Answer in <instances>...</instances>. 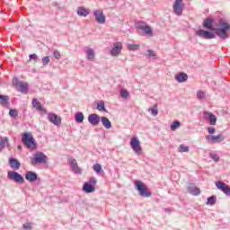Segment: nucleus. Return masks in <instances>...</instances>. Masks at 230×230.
<instances>
[{"label": "nucleus", "mask_w": 230, "mask_h": 230, "mask_svg": "<svg viewBox=\"0 0 230 230\" xmlns=\"http://www.w3.org/2000/svg\"><path fill=\"white\" fill-rule=\"evenodd\" d=\"M22 143L25 146H27L30 150H35L37 148V143L35 142V138L33 135L30 132H25L22 136Z\"/></svg>", "instance_id": "obj_1"}, {"label": "nucleus", "mask_w": 230, "mask_h": 230, "mask_svg": "<svg viewBox=\"0 0 230 230\" xmlns=\"http://www.w3.org/2000/svg\"><path fill=\"white\" fill-rule=\"evenodd\" d=\"M135 188L138 191L140 197H144V199H148V197H152V192L148 188H146V185L143 183L141 181H135Z\"/></svg>", "instance_id": "obj_2"}, {"label": "nucleus", "mask_w": 230, "mask_h": 230, "mask_svg": "<svg viewBox=\"0 0 230 230\" xmlns=\"http://www.w3.org/2000/svg\"><path fill=\"white\" fill-rule=\"evenodd\" d=\"M219 26L221 27L220 29H216L214 31L217 33L220 39H227L229 35H227V30H229L230 25L229 23L224 22V21H219Z\"/></svg>", "instance_id": "obj_3"}, {"label": "nucleus", "mask_w": 230, "mask_h": 230, "mask_svg": "<svg viewBox=\"0 0 230 230\" xmlns=\"http://www.w3.org/2000/svg\"><path fill=\"white\" fill-rule=\"evenodd\" d=\"M137 30H139L142 31V35H148L149 37H154V31H152V28L148 26L146 23L143 22H137L136 23Z\"/></svg>", "instance_id": "obj_4"}, {"label": "nucleus", "mask_w": 230, "mask_h": 230, "mask_svg": "<svg viewBox=\"0 0 230 230\" xmlns=\"http://www.w3.org/2000/svg\"><path fill=\"white\" fill-rule=\"evenodd\" d=\"M48 163V156L42 152H37L34 154V157L31 160V164H46Z\"/></svg>", "instance_id": "obj_5"}, {"label": "nucleus", "mask_w": 230, "mask_h": 230, "mask_svg": "<svg viewBox=\"0 0 230 230\" xmlns=\"http://www.w3.org/2000/svg\"><path fill=\"white\" fill-rule=\"evenodd\" d=\"M205 139L207 143H208L209 145H217V144L222 143V141H225L226 137H224V135L222 134H219L217 136L207 135L205 136Z\"/></svg>", "instance_id": "obj_6"}, {"label": "nucleus", "mask_w": 230, "mask_h": 230, "mask_svg": "<svg viewBox=\"0 0 230 230\" xmlns=\"http://www.w3.org/2000/svg\"><path fill=\"white\" fill-rule=\"evenodd\" d=\"M130 146L137 155H141V142H139V138H137V137H133L131 138Z\"/></svg>", "instance_id": "obj_7"}, {"label": "nucleus", "mask_w": 230, "mask_h": 230, "mask_svg": "<svg viewBox=\"0 0 230 230\" xmlns=\"http://www.w3.org/2000/svg\"><path fill=\"white\" fill-rule=\"evenodd\" d=\"M93 17L98 22V24H105V21H107V17L103 13V10L102 9H96L93 11Z\"/></svg>", "instance_id": "obj_8"}, {"label": "nucleus", "mask_w": 230, "mask_h": 230, "mask_svg": "<svg viewBox=\"0 0 230 230\" xmlns=\"http://www.w3.org/2000/svg\"><path fill=\"white\" fill-rule=\"evenodd\" d=\"M123 49V44L119 41L113 43V47L110 51L111 57H119L121 50Z\"/></svg>", "instance_id": "obj_9"}, {"label": "nucleus", "mask_w": 230, "mask_h": 230, "mask_svg": "<svg viewBox=\"0 0 230 230\" xmlns=\"http://www.w3.org/2000/svg\"><path fill=\"white\" fill-rule=\"evenodd\" d=\"M48 119L56 127H60V125H62V118L53 112L48 113Z\"/></svg>", "instance_id": "obj_10"}, {"label": "nucleus", "mask_w": 230, "mask_h": 230, "mask_svg": "<svg viewBox=\"0 0 230 230\" xmlns=\"http://www.w3.org/2000/svg\"><path fill=\"white\" fill-rule=\"evenodd\" d=\"M183 0H175L174 4L172 5V10L176 15H182L184 10Z\"/></svg>", "instance_id": "obj_11"}, {"label": "nucleus", "mask_w": 230, "mask_h": 230, "mask_svg": "<svg viewBox=\"0 0 230 230\" xmlns=\"http://www.w3.org/2000/svg\"><path fill=\"white\" fill-rule=\"evenodd\" d=\"M7 177L10 181H14V182H21L22 184L24 182V178L17 172H9Z\"/></svg>", "instance_id": "obj_12"}, {"label": "nucleus", "mask_w": 230, "mask_h": 230, "mask_svg": "<svg viewBox=\"0 0 230 230\" xmlns=\"http://www.w3.org/2000/svg\"><path fill=\"white\" fill-rule=\"evenodd\" d=\"M68 163L74 173H76L77 175H82V169H80V167L78 166V163H76V160L75 158H70L68 160Z\"/></svg>", "instance_id": "obj_13"}, {"label": "nucleus", "mask_w": 230, "mask_h": 230, "mask_svg": "<svg viewBox=\"0 0 230 230\" xmlns=\"http://www.w3.org/2000/svg\"><path fill=\"white\" fill-rule=\"evenodd\" d=\"M216 186L217 190H220L221 191H223V193H225V195H227L228 197H230L229 185L226 184L224 181H217L216 182Z\"/></svg>", "instance_id": "obj_14"}, {"label": "nucleus", "mask_w": 230, "mask_h": 230, "mask_svg": "<svg viewBox=\"0 0 230 230\" xmlns=\"http://www.w3.org/2000/svg\"><path fill=\"white\" fill-rule=\"evenodd\" d=\"M196 35L201 39H215V33L204 30L197 31Z\"/></svg>", "instance_id": "obj_15"}, {"label": "nucleus", "mask_w": 230, "mask_h": 230, "mask_svg": "<svg viewBox=\"0 0 230 230\" xmlns=\"http://www.w3.org/2000/svg\"><path fill=\"white\" fill-rule=\"evenodd\" d=\"M204 119L210 123V125H217V116L215 114L205 111L203 113Z\"/></svg>", "instance_id": "obj_16"}, {"label": "nucleus", "mask_w": 230, "mask_h": 230, "mask_svg": "<svg viewBox=\"0 0 230 230\" xmlns=\"http://www.w3.org/2000/svg\"><path fill=\"white\" fill-rule=\"evenodd\" d=\"M101 118L96 113H92L88 116V121L93 127H96L100 124Z\"/></svg>", "instance_id": "obj_17"}, {"label": "nucleus", "mask_w": 230, "mask_h": 230, "mask_svg": "<svg viewBox=\"0 0 230 230\" xmlns=\"http://www.w3.org/2000/svg\"><path fill=\"white\" fill-rule=\"evenodd\" d=\"M174 79L179 84H184V82H188V74L184 72H180L174 75Z\"/></svg>", "instance_id": "obj_18"}, {"label": "nucleus", "mask_w": 230, "mask_h": 230, "mask_svg": "<svg viewBox=\"0 0 230 230\" xmlns=\"http://www.w3.org/2000/svg\"><path fill=\"white\" fill-rule=\"evenodd\" d=\"M25 179L26 181H29V182H35V181L39 179V175H37L36 172L33 171H28L25 173Z\"/></svg>", "instance_id": "obj_19"}, {"label": "nucleus", "mask_w": 230, "mask_h": 230, "mask_svg": "<svg viewBox=\"0 0 230 230\" xmlns=\"http://www.w3.org/2000/svg\"><path fill=\"white\" fill-rule=\"evenodd\" d=\"M203 27L207 30H210V31H215V30H217V28L213 27V19L211 18H207L204 20Z\"/></svg>", "instance_id": "obj_20"}, {"label": "nucleus", "mask_w": 230, "mask_h": 230, "mask_svg": "<svg viewBox=\"0 0 230 230\" xmlns=\"http://www.w3.org/2000/svg\"><path fill=\"white\" fill-rule=\"evenodd\" d=\"M32 107H34L36 111H40V112H46V109L42 107V103H40V102H39V100L37 99L32 100Z\"/></svg>", "instance_id": "obj_21"}, {"label": "nucleus", "mask_w": 230, "mask_h": 230, "mask_svg": "<svg viewBox=\"0 0 230 230\" xmlns=\"http://www.w3.org/2000/svg\"><path fill=\"white\" fill-rule=\"evenodd\" d=\"M85 55H86L87 60H89L90 62H93V60H94V57H96V54L94 53V49L91 48H88L85 50Z\"/></svg>", "instance_id": "obj_22"}, {"label": "nucleus", "mask_w": 230, "mask_h": 230, "mask_svg": "<svg viewBox=\"0 0 230 230\" xmlns=\"http://www.w3.org/2000/svg\"><path fill=\"white\" fill-rule=\"evenodd\" d=\"M28 83L24 82H19L18 83V91L20 93H22L23 94H26L28 93Z\"/></svg>", "instance_id": "obj_23"}, {"label": "nucleus", "mask_w": 230, "mask_h": 230, "mask_svg": "<svg viewBox=\"0 0 230 230\" xmlns=\"http://www.w3.org/2000/svg\"><path fill=\"white\" fill-rule=\"evenodd\" d=\"M83 190L85 193H94L95 191V188L94 185H91V183L89 182H85L83 186Z\"/></svg>", "instance_id": "obj_24"}, {"label": "nucleus", "mask_w": 230, "mask_h": 230, "mask_svg": "<svg viewBox=\"0 0 230 230\" xmlns=\"http://www.w3.org/2000/svg\"><path fill=\"white\" fill-rule=\"evenodd\" d=\"M196 97H197V100H199V102H204V101L208 100V94L206 93V92H204L202 90H199L196 93Z\"/></svg>", "instance_id": "obj_25"}, {"label": "nucleus", "mask_w": 230, "mask_h": 230, "mask_svg": "<svg viewBox=\"0 0 230 230\" xmlns=\"http://www.w3.org/2000/svg\"><path fill=\"white\" fill-rule=\"evenodd\" d=\"M10 101V97H8V95H1L0 94V105H2V107H4L5 109H8V102Z\"/></svg>", "instance_id": "obj_26"}, {"label": "nucleus", "mask_w": 230, "mask_h": 230, "mask_svg": "<svg viewBox=\"0 0 230 230\" xmlns=\"http://www.w3.org/2000/svg\"><path fill=\"white\" fill-rule=\"evenodd\" d=\"M9 164L11 168H13V170H19V168H21V163H19V161H17V159L14 158L9 159Z\"/></svg>", "instance_id": "obj_27"}, {"label": "nucleus", "mask_w": 230, "mask_h": 230, "mask_svg": "<svg viewBox=\"0 0 230 230\" xmlns=\"http://www.w3.org/2000/svg\"><path fill=\"white\" fill-rule=\"evenodd\" d=\"M101 121H102L104 128L109 129V128H112V123L111 122V120H109V119L107 117H102Z\"/></svg>", "instance_id": "obj_28"}, {"label": "nucleus", "mask_w": 230, "mask_h": 230, "mask_svg": "<svg viewBox=\"0 0 230 230\" xmlns=\"http://www.w3.org/2000/svg\"><path fill=\"white\" fill-rule=\"evenodd\" d=\"M77 15L80 17H87V15H89V10H87L85 7H78Z\"/></svg>", "instance_id": "obj_29"}, {"label": "nucleus", "mask_w": 230, "mask_h": 230, "mask_svg": "<svg viewBox=\"0 0 230 230\" xmlns=\"http://www.w3.org/2000/svg\"><path fill=\"white\" fill-rule=\"evenodd\" d=\"M188 191H189V193H190V195H195V196L200 195V189H199L193 185L189 186Z\"/></svg>", "instance_id": "obj_30"}, {"label": "nucleus", "mask_w": 230, "mask_h": 230, "mask_svg": "<svg viewBox=\"0 0 230 230\" xmlns=\"http://www.w3.org/2000/svg\"><path fill=\"white\" fill-rule=\"evenodd\" d=\"M145 57H146L147 58H153L155 59L157 58V54L155 53V51L152 50V49H147L145 52Z\"/></svg>", "instance_id": "obj_31"}, {"label": "nucleus", "mask_w": 230, "mask_h": 230, "mask_svg": "<svg viewBox=\"0 0 230 230\" xmlns=\"http://www.w3.org/2000/svg\"><path fill=\"white\" fill-rule=\"evenodd\" d=\"M84 113L78 111L75 114V119L76 121V123H84Z\"/></svg>", "instance_id": "obj_32"}, {"label": "nucleus", "mask_w": 230, "mask_h": 230, "mask_svg": "<svg viewBox=\"0 0 230 230\" xmlns=\"http://www.w3.org/2000/svg\"><path fill=\"white\" fill-rule=\"evenodd\" d=\"M8 137H2L0 138V152L4 148V146H8Z\"/></svg>", "instance_id": "obj_33"}, {"label": "nucleus", "mask_w": 230, "mask_h": 230, "mask_svg": "<svg viewBox=\"0 0 230 230\" xmlns=\"http://www.w3.org/2000/svg\"><path fill=\"white\" fill-rule=\"evenodd\" d=\"M148 112H150L152 116H157V114H159V110L157 109V103L155 104L152 108H149Z\"/></svg>", "instance_id": "obj_34"}, {"label": "nucleus", "mask_w": 230, "mask_h": 230, "mask_svg": "<svg viewBox=\"0 0 230 230\" xmlns=\"http://www.w3.org/2000/svg\"><path fill=\"white\" fill-rule=\"evenodd\" d=\"M207 200V206H215L217 204V196H211Z\"/></svg>", "instance_id": "obj_35"}, {"label": "nucleus", "mask_w": 230, "mask_h": 230, "mask_svg": "<svg viewBox=\"0 0 230 230\" xmlns=\"http://www.w3.org/2000/svg\"><path fill=\"white\" fill-rule=\"evenodd\" d=\"M127 48H128V51H137L139 49V45L134 44V43H132V44L128 43L127 45Z\"/></svg>", "instance_id": "obj_36"}, {"label": "nucleus", "mask_w": 230, "mask_h": 230, "mask_svg": "<svg viewBox=\"0 0 230 230\" xmlns=\"http://www.w3.org/2000/svg\"><path fill=\"white\" fill-rule=\"evenodd\" d=\"M120 96L124 100H128V97L130 96V93H128V91L126 90V89H121L120 90Z\"/></svg>", "instance_id": "obj_37"}, {"label": "nucleus", "mask_w": 230, "mask_h": 230, "mask_svg": "<svg viewBox=\"0 0 230 230\" xmlns=\"http://www.w3.org/2000/svg\"><path fill=\"white\" fill-rule=\"evenodd\" d=\"M93 172H97L98 174L102 173L103 172V169L102 168V164H95L93 166Z\"/></svg>", "instance_id": "obj_38"}, {"label": "nucleus", "mask_w": 230, "mask_h": 230, "mask_svg": "<svg viewBox=\"0 0 230 230\" xmlns=\"http://www.w3.org/2000/svg\"><path fill=\"white\" fill-rule=\"evenodd\" d=\"M97 110L100 111V112H105V102L103 101L98 102Z\"/></svg>", "instance_id": "obj_39"}, {"label": "nucleus", "mask_w": 230, "mask_h": 230, "mask_svg": "<svg viewBox=\"0 0 230 230\" xmlns=\"http://www.w3.org/2000/svg\"><path fill=\"white\" fill-rule=\"evenodd\" d=\"M179 127H181V122L179 120H175L171 125V130L175 131Z\"/></svg>", "instance_id": "obj_40"}, {"label": "nucleus", "mask_w": 230, "mask_h": 230, "mask_svg": "<svg viewBox=\"0 0 230 230\" xmlns=\"http://www.w3.org/2000/svg\"><path fill=\"white\" fill-rule=\"evenodd\" d=\"M179 152H180V153L190 152V146H184V145H180V146H179Z\"/></svg>", "instance_id": "obj_41"}, {"label": "nucleus", "mask_w": 230, "mask_h": 230, "mask_svg": "<svg viewBox=\"0 0 230 230\" xmlns=\"http://www.w3.org/2000/svg\"><path fill=\"white\" fill-rule=\"evenodd\" d=\"M9 116L11 118H17V116H19V113L17 112V110H10L9 111Z\"/></svg>", "instance_id": "obj_42"}, {"label": "nucleus", "mask_w": 230, "mask_h": 230, "mask_svg": "<svg viewBox=\"0 0 230 230\" xmlns=\"http://www.w3.org/2000/svg\"><path fill=\"white\" fill-rule=\"evenodd\" d=\"M210 157L211 159H213V161H215L216 163H217V161H220V156H218V155L215 154V153H211L210 154Z\"/></svg>", "instance_id": "obj_43"}, {"label": "nucleus", "mask_w": 230, "mask_h": 230, "mask_svg": "<svg viewBox=\"0 0 230 230\" xmlns=\"http://www.w3.org/2000/svg\"><path fill=\"white\" fill-rule=\"evenodd\" d=\"M30 60H34V62H38L39 61V56H37V54H31L29 56Z\"/></svg>", "instance_id": "obj_44"}, {"label": "nucleus", "mask_w": 230, "mask_h": 230, "mask_svg": "<svg viewBox=\"0 0 230 230\" xmlns=\"http://www.w3.org/2000/svg\"><path fill=\"white\" fill-rule=\"evenodd\" d=\"M209 136H213V134H215V132H217V128H213V127H208L207 128Z\"/></svg>", "instance_id": "obj_45"}, {"label": "nucleus", "mask_w": 230, "mask_h": 230, "mask_svg": "<svg viewBox=\"0 0 230 230\" xmlns=\"http://www.w3.org/2000/svg\"><path fill=\"white\" fill-rule=\"evenodd\" d=\"M22 227H23V229H28V230L33 229L31 223H25V224H23Z\"/></svg>", "instance_id": "obj_46"}, {"label": "nucleus", "mask_w": 230, "mask_h": 230, "mask_svg": "<svg viewBox=\"0 0 230 230\" xmlns=\"http://www.w3.org/2000/svg\"><path fill=\"white\" fill-rule=\"evenodd\" d=\"M41 62H42L43 66H48V64H49V57H44L41 59Z\"/></svg>", "instance_id": "obj_47"}, {"label": "nucleus", "mask_w": 230, "mask_h": 230, "mask_svg": "<svg viewBox=\"0 0 230 230\" xmlns=\"http://www.w3.org/2000/svg\"><path fill=\"white\" fill-rule=\"evenodd\" d=\"M89 184H91L92 186H96V178H94V177H92V178H90L89 179Z\"/></svg>", "instance_id": "obj_48"}, {"label": "nucleus", "mask_w": 230, "mask_h": 230, "mask_svg": "<svg viewBox=\"0 0 230 230\" xmlns=\"http://www.w3.org/2000/svg\"><path fill=\"white\" fill-rule=\"evenodd\" d=\"M53 57L58 60L61 57L60 51H58V50L54 51Z\"/></svg>", "instance_id": "obj_49"}, {"label": "nucleus", "mask_w": 230, "mask_h": 230, "mask_svg": "<svg viewBox=\"0 0 230 230\" xmlns=\"http://www.w3.org/2000/svg\"><path fill=\"white\" fill-rule=\"evenodd\" d=\"M17 148H18V150H22V146H18Z\"/></svg>", "instance_id": "obj_50"}, {"label": "nucleus", "mask_w": 230, "mask_h": 230, "mask_svg": "<svg viewBox=\"0 0 230 230\" xmlns=\"http://www.w3.org/2000/svg\"><path fill=\"white\" fill-rule=\"evenodd\" d=\"M15 80H17V78H13V82H15Z\"/></svg>", "instance_id": "obj_51"}]
</instances>
